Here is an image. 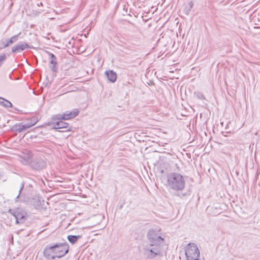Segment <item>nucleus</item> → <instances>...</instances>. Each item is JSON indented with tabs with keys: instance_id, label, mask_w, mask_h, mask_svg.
<instances>
[{
	"instance_id": "a211bd4d",
	"label": "nucleus",
	"mask_w": 260,
	"mask_h": 260,
	"mask_svg": "<svg viewBox=\"0 0 260 260\" xmlns=\"http://www.w3.org/2000/svg\"><path fill=\"white\" fill-rule=\"evenodd\" d=\"M20 34H21V33L20 32L18 35H15V36L12 37L10 39L7 40L8 41V42H9V43L10 44V45L17 41V40L18 39V37Z\"/></svg>"
},
{
	"instance_id": "a878e982",
	"label": "nucleus",
	"mask_w": 260,
	"mask_h": 260,
	"mask_svg": "<svg viewBox=\"0 0 260 260\" xmlns=\"http://www.w3.org/2000/svg\"><path fill=\"white\" fill-rule=\"evenodd\" d=\"M19 198V196H18L16 198V201H17V199Z\"/></svg>"
},
{
	"instance_id": "2eb2a0df",
	"label": "nucleus",
	"mask_w": 260,
	"mask_h": 260,
	"mask_svg": "<svg viewBox=\"0 0 260 260\" xmlns=\"http://www.w3.org/2000/svg\"><path fill=\"white\" fill-rule=\"evenodd\" d=\"M22 158L23 160H22V162L24 164L27 165L29 164L32 161V154L31 153H29L27 156L24 155Z\"/></svg>"
},
{
	"instance_id": "6ab92c4d",
	"label": "nucleus",
	"mask_w": 260,
	"mask_h": 260,
	"mask_svg": "<svg viewBox=\"0 0 260 260\" xmlns=\"http://www.w3.org/2000/svg\"><path fill=\"white\" fill-rule=\"evenodd\" d=\"M29 120L30 121V124H27L29 126V128L34 125L38 121L37 118L36 117H32Z\"/></svg>"
},
{
	"instance_id": "0eeeda50",
	"label": "nucleus",
	"mask_w": 260,
	"mask_h": 260,
	"mask_svg": "<svg viewBox=\"0 0 260 260\" xmlns=\"http://www.w3.org/2000/svg\"><path fill=\"white\" fill-rule=\"evenodd\" d=\"M79 111L78 109H75L71 112H67L59 116L58 118L63 120H69L75 117L78 115Z\"/></svg>"
},
{
	"instance_id": "9b49d317",
	"label": "nucleus",
	"mask_w": 260,
	"mask_h": 260,
	"mask_svg": "<svg viewBox=\"0 0 260 260\" xmlns=\"http://www.w3.org/2000/svg\"><path fill=\"white\" fill-rule=\"evenodd\" d=\"M49 55L50 56V68H51L52 70L54 72H56L57 70L56 64V57L55 56L51 53H49Z\"/></svg>"
},
{
	"instance_id": "f8f14e48",
	"label": "nucleus",
	"mask_w": 260,
	"mask_h": 260,
	"mask_svg": "<svg viewBox=\"0 0 260 260\" xmlns=\"http://www.w3.org/2000/svg\"><path fill=\"white\" fill-rule=\"evenodd\" d=\"M108 79L112 83L115 82L117 79L116 74L112 70L105 72Z\"/></svg>"
},
{
	"instance_id": "393cba45",
	"label": "nucleus",
	"mask_w": 260,
	"mask_h": 260,
	"mask_svg": "<svg viewBox=\"0 0 260 260\" xmlns=\"http://www.w3.org/2000/svg\"><path fill=\"white\" fill-rule=\"evenodd\" d=\"M25 124H30V121L27 123H25Z\"/></svg>"
},
{
	"instance_id": "aec40b11",
	"label": "nucleus",
	"mask_w": 260,
	"mask_h": 260,
	"mask_svg": "<svg viewBox=\"0 0 260 260\" xmlns=\"http://www.w3.org/2000/svg\"><path fill=\"white\" fill-rule=\"evenodd\" d=\"M195 94H196V96L197 98H198L199 99H204V95L202 93H201L200 92H197V93H195Z\"/></svg>"
},
{
	"instance_id": "4468645a",
	"label": "nucleus",
	"mask_w": 260,
	"mask_h": 260,
	"mask_svg": "<svg viewBox=\"0 0 260 260\" xmlns=\"http://www.w3.org/2000/svg\"><path fill=\"white\" fill-rule=\"evenodd\" d=\"M68 123L62 121H59L54 123L53 128L54 129H59L63 128H67Z\"/></svg>"
},
{
	"instance_id": "f3484780",
	"label": "nucleus",
	"mask_w": 260,
	"mask_h": 260,
	"mask_svg": "<svg viewBox=\"0 0 260 260\" xmlns=\"http://www.w3.org/2000/svg\"><path fill=\"white\" fill-rule=\"evenodd\" d=\"M0 104L6 107H12V104L9 101L5 100L3 98H0Z\"/></svg>"
},
{
	"instance_id": "7ed1b4c3",
	"label": "nucleus",
	"mask_w": 260,
	"mask_h": 260,
	"mask_svg": "<svg viewBox=\"0 0 260 260\" xmlns=\"http://www.w3.org/2000/svg\"><path fill=\"white\" fill-rule=\"evenodd\" d=\"M161 245L159 244L149 243L143 248L144 254L148 258H153L161 253Z\"/></svg>"
},
{
	"instance_id": "4be33fe9",
	"label": "nucleus",
	"mask_w": 260,
	"mask_h": 260,
	"mask_svg": "<svg viewBox=\"0 0 260 260\" xmlns=\"http://www.w3.org/2000/svg\"><path fill=\"white\" fill-rule=\"evenodd\" d=\"M6 59V55L2 54L0 56V62L4 61Z\"/></svg>"
},
{
	"instance_id": "ddd939ff",
	"label": "nucleus",
	"mask_w": 260,
	"mask_h": 260,
	"mask_svg": "<svg viewBox=\"0 0 260 260\" xmlns=\"http://www.w3.org/2000/svg\"><path fill=\"white\" fill-rule=\"evenodd\" d=\"M207 210L208 212L213 216H216L221 213L220 209L217 207H208Z\"/></svg>"
},
{
	"instance_id": "20e7f679",
	"label": "nucleus",
	"mask_w": 260,
	"mask_h": 260,
	"mask_svg": "<svg viewBox=\"0 0 260 260\" xmlns=\"http://www.w3.org/2000/svg\"><path fill=\"white\" fill-rule=\"evenodd\" d=\"M187 260H196L200 257V251L196 244L189 243L185 247Z\"/></svg>"
},
{
	"instance_id": "412c9836",
	"label": "nucleus",
	"mask_w": 260,
	"mask_h": 260,
	"mask_svg": "<svg viewBox=\"0 0 260 260\" xmlns=\"http://www.w3.org/2000/svg\"><path fill=\"white\" fill-rule=\"evenodd\" d=\"M2 44L3 45V48H6L10 45V44L9 43V42H8V41L7 40H6L5 42H3L2 43Z\"/></svg>"
},
{
	"instance_id": "9d476101",
	"label": "nucleus",
	"mask_w": 260,
	"mask_h": 260,
	"mask_svg": "<svg viewBox=\"0 0 260 260\" xmlns=\"http://www.w3.org/2000/svg\"><path fill=\"white\" fill-rule=\"evenodd\" d=\"M29 128V126L27 124L23 123H16L12 127V130L16 132L20 133Z\"/></svg>"
},
{
	"instance_id": "39448f33",
	"label": "nucleus",
	"mask_w": 260,
	"mask_h": 260,
	"mask_svg": "<svg viewBox=\"0 0 260 260\" xmlns=\"http://www.w3.org/2000/svg\"><path fill=\"white\" fill-rule=\"evenodd\" d=\"M147 238L150 241V243L159 244V245H161L164 243V239L159 236L158 233L153 230H150L148 232Z\"/></svg>"
},
{
	"instance_id": "423d86ee",
	"label": "nucleus",
	"mask_w": 260,
	"mask_h": 260,
	"mask_svg": "<svg viewBox=\"0 0 260 260\" xmlns=\"http://www.w3.org/2000/svg\"><path fill=\"white\" fill-rule=\"evenodd\" d=\"M29 48H31V47L26 43L20 42L12 47V52L13 53H17L23 51L26 49Z\"/></svg>"
},
{
	"instance_id": "1a4fd4ad",
	"label": "nucleus",
	"mask_w": 260,
	"mask_h": 260,
	"mask_svg": "<svg viewBox=\"0 0 260 260\" xmlns=\"http://www.w3.org/2000/svg\"><path fill=\"white\" fill-rule=\"evenodd\" d=\"M46 163L43 160H35L31 164L32 167L37 170H42L46 167Z\"/></svg>"
},
{
	"instance_id": "f03ea898",
	"label": "nucleus",
	"mask_w": 260,
	"mask_h": 260,
	"mask_svg": "<svg viewBox=\"0 0 260 260\" xmlns=\"http://www.w3.org/2000/svg\"><path fill=\"white\" fill-rule=\"evenodd\" d=\"M167 186L175 191H181L185 187L183 176L177 173H171L167 175Z\"/></svg>"
},
{
	"instance_id": "dca6fc26",
	"label": "nucleus",
	"mask_w": 260,
	"mask_h": 260,
	"mask_svg": "<svg viewBox=\"0 0 260 260\" xmlns=\"http://www.w3.org/2000/svg\"><path fill=\"white\" fill-rule=\"evenodd\" d=\"M81 238V236L69 235L67 237L69 241L72 244H74L78 239Z\"/></svg>"
},
{
	"instance_id": "bb28decb",
	"label": "nucleus",
	"mask_w": 260,
	"mask_h": 260,
	"mask_svg": "<svg viewBox=\"0 0 260 260\" xmlns=\"http://www.w3.org/2000/svg\"><path fill=\"white\" fill-rule=\"evenodd\" d=\"M1 65H2V63H0V66H1Z\"/></svg>"
},
{
	"instance_id": "f257e3e1",
	"label": "nucleus",
	"mask_w": 260,
	"mask_h": 260,
	"mask_svg": "<svg viewBox=\"0 0 260 260\" xmlns=\"http://www.w3.org/2000/svg\"><path fill=\"white\" fill-rule=\"evenodd\" d=\"M69 251L67 244L58 243L54 245L49 244L44 249V256L48 259H59L64 256Z\"/></svg>"
},
{
	"instance_id": "b1692460",
	"label": "nucleus",
	"mask_w": 260,
	"mask_h": 260,
	"mask_svg": "<svg viewBox=\"0 0 260 260\" xmlns=\"http://www.w3.org/2000/svg\"><path fill=\"white\" fill-rule=\"evenodd\" d=\"M53 260H64V259H63L61 258H60L59 259H53Z\"/></svg>"
},
{
	"instance_id": "5701e85b",
	"label": "nucleus",
	"mask_w": 260,
	"mask_h": 260,
	"mask_svg": "<svg viewBox=\"0 0 260 260\" xmlns=\"http://www.w3.org/2000/svg\"><path fill=\"white\" fill-rule=\"evenodd\" d=\"M23 188V184H22V186L20 188V189L19 190V193H20L21 190L22 189V188Z\"/></svg>"
},
{
	"instance_id": "6e6552de",
	"label": "nucleus",
	"mask_w": 260,
	"mask_h": 260,
	"mask_svg": "<svg viewBox=\"0 0 260 260\" xmlns=\"http://www.w3.org/2000/svg\"><path fill=\"white\" fill-rule=\"evenodd\" d=\"M25 213L20 211L19 209L15 211L14 213V215L16 219V222L17 223H22L25 220Z\"/></svg>"
}]
</instances>
